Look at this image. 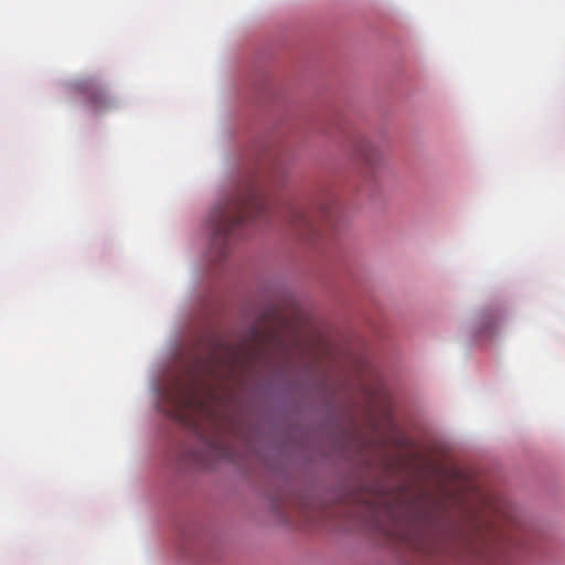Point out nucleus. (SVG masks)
I'll return each instance as SVG.
<instances>
[{"label": "nucleus", "mask_w": 565, "mask_h": 565, "mask_svg": "<svg viewBox=\"0 0 565 565\" xmlns=\"http://www.w3.org/2000/svg\"><path fill=\"white\" fill-rule=\"evenodd\" d=\"M274 179L275 172L268 177L256 173L247 175L235 194L212 211L210 216L212 248L220 258L226 255L230 242L238 226L266 214L268 204L265 198V183L274 182Z\"/></svg>", "instance_id": "obj_1"}, {"label": "nucleus", "mask_w": 565, "mask_h": 565, "mask_svg": "<svg viewBox=\"0 0 565 565\" xmlns=\"http://www.w3.org/2000/svg\"><path fill=\"white\" fill-rule=\"evenodd\" d=\"M351 153L361 163L365 173L373 172L384 162L380 149L365 136L356 135L351 140Z\"/></svg>", "instance_id": "obj_2"}, {"label": "nucleus", "mask_w": 565, "mask_h": 565, "mask_svg": "<svg viewBox=\"0 0 565 565\" xmlns=\"http://www.w3.org/2000/svg\"><path fill=\"white\" fill-rule=\"evenodd\" d=\"M74 88L94 110H105L111 105L107 89L96 78L81 79L75 83Z\"/></svg>", "instance_id": "obj_3"}, {"label": "nucleus", "mask_w": 565, "mask_h": 565, "mask_svg": "<svg viewBox=\"0 0 565 565\" xmlns=\"http://www.w3.org/2000/svg\"><path fill=\"white\" fill-rule=\"evenodd\" d=\"M363 518L375 525H379L382 519L395 518V505L384 495H373L362 499L359 503Z\"/></svg>", "instance_id": "obj_4"}, {"label": "nucleus", "mask_w": 565, "mask_h": 565, "mask_svg": "<svg viewBox=\"0 0 565 565\" xmlns=\"http://www.w3.org/2000/svg\"><path fill=\"white\" fill-rule=\"evenodd\" d=\"M290 223L303 239L311 241L320 232V224L306 211L292 209Z\"/></svg>", "instance_id": "obj_5"}, {"label": "nucleus", "mask_w": 565, "mask_h": 565, "mask_svg": "<svg viewBox=\"0 0 565 565\" xmlns=\"http://www.w3.org/2000/svg\"><path fill=\"white\" fill-rule=\"evenodd\" d=\"M166 397L177 411L192 408L199 402L194 385L178 384L172 392L166 393Z\"/></svg>", "instance_id": "obj_6"}, {"label": "nucleus", "mask_w": 565, "mask_h": 565, "mask_svg": "<svg viewBox=\"0 0 565 565\" xmlns=\"http://www.w3.org/2000/svg\"><path fill=\"white\" fill-rule=\"evenodd\" d=\"M253 338H254V348H243L238 350L228 349L226 351V355L224 356V363L232 372L234 371L236 364L241 362V360L247 359L248 352H243L245 350H256L264 342L266 334L260 331L258 328L253 329Z\"/></svg>", "instance_id": "obj_7"}, {"label": "nucleus", "mask_w": 565, "mask_h": 565, "mask_svg": "<svg viewBox=\"0 0 565 565\" xmlns=\"http://www.w3.org/2000/svg\"><path fill=\"white\" fill-rule=\"evenodd\" d=\"M495 511L499 514V516L504 520H509L512 518V508L505 501L498 502Z\"/></svg>", "instance_id": "obj_8"}, {"label": "nucleus", "mask_w": 565, "mask_h": 565, "mask_svg": "<svg viewBox=\"0 0 565 565\" xmlns=\"http://www.w3.org/2000/svg\"><path fill=\"white\" fill-rule=\"evenodd\" d=\"M210 447H211V449H212L214 452H216V454H218V455H222V456H223V455L225 454V448H224V446L222 445V443H221L220 440H214V441H212V443L210 444Z\"/></svg>", "instance_id": "obj_9"}, {"label": "nucleus", "mask_w": 565, "mask_h": 565, "mask_svg": "<svg viewBox=\"0 0 565 565\" xmlns=\"http://www.w3.org/2000/svg\"><path fill=\"white\" fill-rule=\"evenodd\" d=\"M329 214H330L329 206L322 205L320 207V216H321V218H323L326 222H329V220H328Z\"/></svg>", "instance_id": "obj_10"}]
</instances>
